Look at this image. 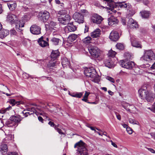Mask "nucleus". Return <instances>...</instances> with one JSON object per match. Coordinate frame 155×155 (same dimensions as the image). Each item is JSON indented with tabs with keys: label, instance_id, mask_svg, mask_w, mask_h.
<instances>
[{
	"label": "nucleus",
	"instance_id": "1",
	"mask_svg": "<svg viewBox=\"0 0 155 155\" xmlns=\"http://www.w3.org/2000/svg\"><path fill=\"white\" fill-rule=\"evenodd\" d=\"M138 92L141 99H146L148 102H152L153 101L155 94L152 91H147L146 86H143L139 90Z\"/></svg>",
	"mask_w": 155,
	"mask_h": 155
},
{
	"label": "nucleus",
	"instance_id": "2",
	"mask_svg": "<svg viewBox=\"0 0 155 155\" xmlns=\"http://www.w3.org/2000/svg\"><path fill=\"white\" fill-rule=\"evenodd\" d=\"M84 69V74L86 76L91 78V80L95 83L99 82V77L94 69L87 67Z\"/></svg>",
	"mask_w": 155,
	"mask_h": 155
},
{
	"label": "nucleus",
	"instance_id": "3",
	"mask_svg": "<svg viewBox=\"0 0 155 155\" xmlns=\"http://www.w3.org/2000/svg\"><path fill=\"white\" fill-rule=\"evenodd\" d=\"M6 18L7 21L11 24H15V28L17 30H20V27L24 26V23L22 21H18L17 16L15 15L9 14L7 15Z\"/></svg>",
	"mask_w": 155,
	"mask_h": 155
},
{
	"label": "nucleus",
	"instance_id": "4",
	"mask_svg": "<svg viewBox=\"0 0 155 155\" xmlns=\"http://www.w3.org/2000/svg\"><path fill=\"white\" fill-rule=\"evenodd\" d=\"M85 143L81 140L74 144V147L76 149L77 155H88L87 150L85 147Z\"/></svg>",
	"mask_w": 155,
	"mask_h": 155
},
{
	"label": "nucleus",
	"instance_id": "5",
	"mask_svg": "<svg viewBox=\"0 0 155 155\" xmlns=\"http://www.w3.org/2000/svg\"><path fill=\"white\" fill-rule=\"evenodd\" d=\"M37 109L38 110V109ZM34 113H35L37 115H40L44 117H45L46 118H47L48 117L47 114L44 111H40V112H38L36 109L33 107L28 108L26 110H25L22 112V113L25 116L24 117H27L28 114L30 115Z\"/></svg>",
	"mask_w": 155,
	"mask_h": 155
},
{
	"label": "nucleus",
	"instance_id": "6",
	"mask_svg": "<svg viewBox=\"0 0 155 155\" xmlns=\"http://www.w3.org/2000/svg\"><path fill=\"white\" fill-rule=\"evenodd\" d=\"M88 50L90 54L94 57L97 58L99 60H101L103 58V57L101 55L100 50L97 47L94 46H89Z\"/></svg>",
	"mask_w": 155,
	"mask_h": 155
},
{
	"label": "nucleus",
	"instance_id": "7",
	"mask_svg": "<svg viewBox=\"0 0 155 155\" xmlns=\"http://www.w3.org/2000/svg\"><path fill=\"white\" fill-rule=\"evenodd\" d=\"M128 55L126 58L127 60L131 59V56L129 53H126L125 54L126 56ZM120 65L123 68L127 69H131L134 66V63L132 61H128L122 60L121 61Z\"/></svg>",
	"mask_w": 155,
	"mask_h": 155
},
{
	"label": "nucleus",
	"instance_id": "8",
	"mask_svg": "<svg viewBox=\"0 0 155 155\" xmlns=\"http://www.w3.org/2000/svg\"><path fill=\"white\" fill-rule=\"evenodd\" d=\"M144 52L143 56L141 58L142 59L148 61H150L155 59V55L152 50H146Z\"/></svg>",
	"mask_w": 155,
	"mask_h": 155
},
{
	"label": "nucleus",
	"instance_id": "9",
	"mask_svg": "<svg viewBox=\"0 0 155 155\" xmlns=\"http://www.w3.org/2000/svg\"><path fill=\"white\" fill-rule=\"evenodd\" d=\"M73 18L75 21L79 24L82 23L84 22L83 15L78 12H76L73 15Z\"/></svg>",
	"mask_w": 155,
	"mask_h": 155
},
{
	"label": "nucleus",
	"instance_id": "10",
	"mask_svg": "<svg viewBox=\"0 0 155 155\" xmlns=\"http://www.w3.org/2000/svg\"><path fill=\"white\" fill-rule=\"evenodd\" d=\"M39 19L42 21L45 22H46L50 17V14L48 12L45 11L39 15Z\"/></svg>",
	"mask_w": 155,
	"mask_h": 155
},
{
	"label": "nucleus",
	"instance_id": "11",
	"mask_svg": "<svg viewBox=\"0 0 155 155\" xmlns=\"http://www.w3.org/2000/svg\"><path fill=\"white\" fill-rule=\"evenodd\" d=\"M71 17L68 15H66L64 16H61L58 18V21L61 24L66 25L68 24L70 21Z\"/></svg>",
	"mask_w": 155,
	"mask_h": 155
},
{
	"label": "nucleus",
	"instance_id": "12",
	"mask_svg": "<svg viewBox=\"0 0 155 155\" xmlns=\"http://www.w3.org/2000/svg\"><path fill=\"white\" fill-rule=\"evenodd\" d=\"M41 28L40 27L36 25H32L30 28V31L32 34L38 35L41 33Z\"/></svg>",
	"mask_w": 155,
	"mask_h": 155
},
{
	"label": "nucleus",
	"instance_id": "13",
	"mask_svg": "<svg viewBox=\"0 0 155 155\" xmlns=\"http://www.w3.org/2000/svg\"><path fill=\"white\" fill-rule=\"evenodd\" d=\"M92 21L94 23L100 24L102 21V17L99 15L95 14L93 15L91 18Z\"/></svg>",
	"mask_w": 155,
	"mask_h": 155
},
{
	"label": "nucleus",
	"instance_id": "14",
	"mask_svg": "<svg viewBox=\"0 0 155 155\" xmlns=\"http://www.w3.org/2000/svg\"><path fill=\"white\" fill-rule=\"evenodd\" d=\"M130 41L131 45L137 48H141L142 45L141 43L137 41L134 36H132L130 38Z\"/></svg>",
	"mask_w": 155,
	"mask_h": 155
},
{
	"label": "nucleus",
	"instance_id": "15",
	"mask_svg": "<svg viewBox=\"0 0 155 155\" xmlns=\"http://www.w3.org/2000/svg\"><path fill=\"white\" fill-rule=\"evenodd\" d=\"M104 64L105 66L109 68H113L115 66V64L112 60V59L110 58L105 59L104 61Z\"/></svg>",
	"mask_w": 155,
	"mask_h": 155
},
{
	"label": "nucleus",
	"instance_id": "16",
	"mask_svg": "<svg viewBox=\"0 0 155 155\" xmlns=\"http://www.w3.org/2000/svg\"><path fill=\"white\" fill-rule=\"evenodd\" d=\"M127 25L130 28H136L138 27V25L136 21L131 18H130L128 20Z\"/></svg>",
	"mask_w": 155,
	"mask_h": 155
},
{
	"label": "nucleus",
	"instance_id": "17",
	"mask_svg": "<svg viewBox=\"0 0 155 155\" xmlns=\"http://www.w3.org/2000/svg\"><path fill=\"white\" fill-rule=\"evenodd\" d=\"M119 35L117 31H113L110 33L109 38L111 40L114 41H116L119 39Z\"/></svg>",
	"mask_w": 155,
	"mask_h": 155
},
{
	"label": "nucleus",
	"instance_id": "18",
	"mask_svg": "<svg viewBox=\"0 0 155 155\" xmlns=\"http://www.w3.org/2000/svg\"><path fill=\"white\" fill-rule=\"evenodd\" d=\"M68 25L65 27L64 31L66 33L74 31L77 29V27L71 23L68 24Z\"/></svg>",
	"mask_w": 155,
	"mask_h": 155
},
{
	"label": "nucleus",
	"instance_id": "19",
	"mask_svg": "<svg viewBox=\"0 0 155 155\" xmlns=\"http://www.w3.org/2000/svg\"><path fill=\"white\" fill-rule=\"evenodd\" d=\"M10 118L16 125V126H18V124L20 123V121L22 120L23 118L21 117L19 115L12 116Z\"/></svg>",
	"mask_w": 155,
	"mask_h": 155
},
{
	"label": "nucleus",
	"instance_id": "20",
	"mask_svg": "<svg viewBox=\"0 0 155 155\" xmlns=\"http://www.w3.org/2000/svg\"><path fill=\"white\" fill-rule=\"evenodd\" d=\"M45 39H43L42 37L40 38L38 41V43L39 45L42 47H45L48 46L49 44L48 41L49 39L47 38H46L47 41L45 40Z\"/></svg>",
	"mask_w": 155,
	"mask_h": 155
},
{
	"label": "nucleus",
	"instance_id": "21",
	"mask_svg": "<svg viewBox=\"0 0 155 155\" xmlns=\"http://www.w3.org/2000/svg\"><path fill=\"white\" fill-rule=\"evenodd\" d=\"M108 21V25L111 26L116 25L118 22V20L113 16H111L109 18Z\"/></svg>",
	"mask_w": 155,
	"mask_h": 155
},
{
	"label": "nucleus",
	"instance_id": "22",
	"mask_svg": "<svg viewBox=\"0 0 155 155\" xmlns=\"http://www.w3.org/2000/svg\"><path fill=\"white\" fill-rule=\"evenodd\" d=\"M56 61L53 62L50 61L47 65L46 70H45V72H50L51 71L53 67H55L56 66Z\"/></svg>",
	"mask_w": 155,
	"mask_h": 155
},
{
	"label": "nucleus",
	"instance_id": "23",
	"mask_svg": "<svg viewBox=\"0 0 155 155\" xmlns=\"http://www.w3.org/2000/svg\"><path fill=\"white\" fill-rule=\"evenodd\" d=\"M9 31L7 29L2 28L0 30V38L3 39L9 35Z\"/></svg>",
	"mask_w": 155,
	"mask_h": 155
},
{
	"label": "nucleus",
	"instance_id": "24",
	"mask_svg": "<svg viewBox=\"0 0 155 155\" xmlns=\"http://www.w3.org/2000/svg\"><path fill=\"white\" fill-rule=\"evenodd\" d=\"M7 4L8 7L11 11L14 10L17 6L16 3L14 1H8Z\"/></svg>",
	"mask_w": 155,
	"mask_h": 155
},
{
	"label": "nucleus",
	"instance_id": "25",
	"mask_svg": "<svg viewBox=\"0 0 155 155\" xmlns=\"http://www.w3.org/2000/svg\"><path fill=\"white\" fill-rule=\"evenodd\" d=\"M61 60V64L64 68L66 67L70 68V62L68 58L65 57H63Z\"/></svg>",
	"mask_w": 155,
	"mask_h": 155
},
{
	"label": "nucleus",
	"instance_id": "26",
	"mask_svg": "<svg viewBox=\"0 0 155 155\" xmlns=\"http://www.w3.org/2000/svg\"><path fill=\"white\" fill-rule=\"evenodd\" d=\"M101 31L99 29H97L91 33V36L93 38H97L101 35Z\"/></svg>",
	"mask_w": 155,
	"mask_h": 155
},
{
	"label": "nucleus",
	"instance_id": "27",
	"mask_svg": "<svg viewBox=\"0 0 155 155\" xmlns=\"http://www.w3.org/2000/svg\"><path fill=\"white\" fill-rule=\"evenodd\" d=\"M60 53L58 50L53 51L51 54L52 59L54 60L59 56Z\"/></svg>",
	"mask_w": 155,
	"mask_h": 155
},
{
	"label": "nucleus",
	"instance_id": "28",
	"mask_svg": "<svg viewBox=\"0 0 155 155\" xmlns=\"http://www.w3.org/2000/svg\"><path fill=\"white\" fill-rule=\"evenodd\" d=\"M83 93V92H77L71 93L69 92L68 94L72 97L80 98L82 96Z\"/></svg>",
	"mask_w": 155,
	"mask_h": 155
},
{
	"label": "nucleus",
	"instance_id": "29",
	"mask_svg": "<svg viewBox=\"0 0 155 155\" xmlns=\"http://www.w3.org/2000/svg\"><path fill=\"white\" fill-rule=\"evenodd\" d=\"M78 35L75 34H72L70 35L67 39L68 41L70 43L74 41L77 38Z\"/></svg>",
	"mask_w": 155,
	"mask_h": 155
},
{
	"label": "nucleus",
	"instance_id": "30",
	"mask_svg": "<svg viewBox=\"0 0 155 155\" xmlns=\"http://www.w3.org/2000/svg\"><path fill=\"white\" fill-rule=\"evenodd\" d=\"M0 149L2 153H7L8 151L7 145L5 144H2L0 146Z\"/></svg>",
	"mask_w": 155,
	"mask_h": 155
},
{
	"label": "nucleus",
	"instance_id": "31",
	"mask_svg": "<svg viewBox=\"0 0 155 155\" xmlns=\"http://www.w3.org/2000/svg\"><path fill=\"white\" fill-rule=\"evenodd\" d=\"M6 124L8 127H12L14 126H16V125L14 123V122L12 120V119H11V118H10V119L9 120L7 121Z\"/></svg>",
	"mask_w": 155,
	"mask_h": 155
},
{
	"label": "nucleus",
	"instance_id": "32",
	"mask_svg": "<svg viewBox=\"0 0 155 155\" xmlns=\"http://www.w3.org/2000/svg\"><path fill=\"white\" fill-rule=\"evenodd\" d=\"M142 17L144 18H148L149 15V13L148 11H144L140 12Z\"/></svg>",
	"mask_w": 155,
	"mask_h": 155
},
{
	"label": "nucleus",
	"instance_id": "33",
	"mask_svg": "<svg viewBox=\"0 0 155 155\" xmlns=\"http://www.w3.org/2000/svg\"><path fill=\"white\" fill-rule=\"evenodd\" d=\"M48 23L50 25V28L54 29V28H55L56 26L57 25V23L53 20L49 21Z\"/></svg>",
	"mask_w": 155,
	"mask_h": 155
},
{
	"label": "nucleus",
	"instance_id": "34",
	"mask_svg": "<svg viewBox=\"0 0 155 155\" xmlns=\"http://www.w3.org/2000/svg\"><path fill=\"white\" fill-rule=\"evenodd\" d=\"M9 102L11 104H12L14 105L15 104H17V105H19L20 104H22L23 103L21 101H16L14 99H11L9 100Z\"/></svg>",
	"mask_w": 155,
	"mask_h": 155
},
{
	"label": "nucleus",
	"instance_id": "35",
	"mask_svg": "<svg viewBox=\"0 0 155 155\" xmlns=\"http://www.w3.org/2000/svg\"><path fill=\"white\" fill-rule=\"evenodd\" d=\"M90 94V93L89 92L86 91L83 97L81 100L85 102H87V101H88V97Z\"/></svg>",
	"mask_w": 155,
	"mask_h": 155
},
{
	"label": "nucleus",
	"instance_id": "36",
	"mask_svg": "<svg viewBox=\"0 0 155 155\" xmlns=\"http://www.w3.org/2000/svg\"><path fill=\"white\" fill-rule=\"evenodd\" d=\"M59 41L60 39L59 38H52L51 40L52 44L54 45H58Z\"/></svg>",
	"mask_w": 155,
	"mask_h": 155
},
{
	"label": "nucleus",
	"instance_id": "37",
	"mask_svg": "<svg viewBox=\"0 0 155 155\" xmlns=\"http://www.w3.org/2000/svg\"><path fill=\"white\" fill-rule=\"evenodd\" d=\"M128 121L130 123L134 125H139V122L131 118H129L128 119Z\"/></svg>",
	"mask_w": 155,
	"mask_h": 155
},
{
	"label": "nucleus",
	"instance_id": "38",
	"mask_svg": "<svg viewBox=\"0 0 155 155\" xmlns=\"http://www.w3.org/2000/svg\"><path fill=\"white\" fill-rule=\"evenodd\" d=\"M131 106V105L128 104H126L124 105H123V107L127 111L131 112L130 107Z\"/></svg>",
	"mask_w": 155,
	"mask_h": 155
},
{
	"label": "nucleus",
	"instance_id": "39",
	"mask_svg": "<svg viewBox=\"0 0 155 155\" xmlns=\"http://www.w3.org/2000/svg\"><path fill=\"white\" fill-rule=\"evenodd\" d=\"M116 54V53L115 51L110 50L108 52V55L110 57H113L115 56Z\"/></svg>",
	"mask_w": 155,
	"mask_h": 155
},
{
	"label": "nucleus",
	"instance_id": "40",
	"mask_svg": "<svg viewBox=\"0 0 155 155\" xmlns=\"http://www.w3.org/2000/svg\"><path fill=\"white\" fill-rule=\"evenodd\" d=\"M91 38L90 37L88 36L84 38L83 40V42L86 44L91 43Z\"/></svg>",
	"mask_w": 155,
	"mask_h": 155
},
{
	"label": "nucleus",
	"instance_id": "41",
	"mask_svg": "<svg viewBox=\"0 0 155 155\" xmlns=\"http://www.w3.org/2000/svg\"><path fill=\"white\" fill-rule=\"evenodd\" d=\"M22 18V21H23L24 23V22H25V21L29 20L30 19V17L29 16L25 15L23 16Z\"/></svg>",
	"mask_w": 155,
	"mask_h": 155
},
{
	"label": "nucleus",
	"instance_id": "42",
	"mask_svg": "<svg viewBox=\"0 0 155 155\" xmlns=\"http://www.w3.org/2000/svg\"><path fill=\"white\" fill-rule=\"evenodd\" d=\"M116 46L117 48L119 50H122L124 48L123 44L120 43H117Z\"/></svg>",
	"mask_w": 155,
	"mask_h": 155
},
{
	"label": "nucleus",
	"instance_id": "43",
	"mask_svg": "<svg viewBox=\"0 0 155 155\" xmlns=\"http://www.w3.org/2000/svg\"><path fill=\"white\" fill-rule=\"evenodd\" d=\"M59 126V125L58 124L57 125H55L54 126V128L55 129L57 130V131L60 134H64L61 131V130L58 127Z\"/></svg>",
	"mask_w": 155,
	"mask_h": 155
},
{
	"label": "nucleus",
	"instance_id": "44",
	"mask_svg": "<svg viewBox=\"0 0 155 155\" xmlns=\"http://www.w3.org/2000/svg\"><path fill=\"white\" fill-rule=\"evenodd\" d=\"M106 79L111 82L114 83L115 82L114 79L111 77L109 76H107L106 77Z\"/></svg>",
	"mask_w": 155,
	"mask_h": 155
},
{
	"label": "nucleus",
	"instance_id": "45",
	"mask_svg": "<svg viewBox=\"0 0 155 155\" xmlns=\"http://www.w3.org/2000/svg\"><path fill=\"white\" fill-rule=\"evenodd\" d=\"M147 108L151 110L153 112L155 113V102L151 107H148Z\"/></svg>",
	"mask_w": 155,
	"mask_h": 155
},
{
	"label": "nucleus",
	"instance_id": "46",
	"mask_svg": "<svg viewBox=\"0 0 155 155\" xmlns=\"http://www.w3.org/2000/svg\"><path fill=\"white\" fill-rule=\"evenodd\" d=\"M126 130L128 134H132L133 133V130L132 129H131L129 127H127Z\"/></svg>",
	"mask_w": 155,
	"mask_h": 155
},
{
	"label": "nucleus",
	"instance_id": "47",
	"mask_svg": "<svg viewBox=\"0 0 155 155\" xmlns=\"http://www.w3.org/2000/svg\"><path fill=\"white\" fill-rule=\"evenodd\" d=\"M60 12L61 15H64L67 13V12L66 10H61L60 11Z\"/></svg>",
	"mask_w": 155,
	"mask_h": 155
},
{
	"label": "nucleus",
	"instance_id": "48",
	"mask_svg": "<svg viewBox=\"0 0 155 155\" xmlns=\"http://www.w3.org/2000/svg\"><path fill=\"white\" fill-rule=\"evenodd\" d=\"M129 12L128 15H129L130 16H132L135 14V12L134 11L130 10Z\"/></svg>",
	"mask_w": 155,
	"mask_h": 155
},
{
	"label": "nucleus",
	"instance_id": "49",
	"mask_svg": "<svg viewBox=\"0 0 155 155\" xmlns=\"http://www.w3.org/2000/svg\"><path fill=\"white\" fill-rule=\"evenodd\" d=\"M23 77L24 78H28L29 77H30L29 75L27 74L26 73H24L23 74Z\"/></svg>",
	"mask_w": 155,
	"mask_h": 155
},
{
	"label": "nucleus",
	"instance_id": "50",
	"mask_svg": "<svg viewBox=\"0 0 155 155\" xmlns=\"http://www.w3.org/2000/svg\"><path fill=\"white\" fill-rule=\"evenodd\" d=\"M140 69L139 68H137L134 70L135 72L137 74H140L141 73L140 72Z\"/></svg>",
	"mask_w": 155,
	"mask_h": 155
},
{
	"label": "nucleus",
	"instance_id": "51",
	"mask_svg": "<svg viewBox=\"0 0 155 155\" xmlns=\"http://www.w3.org/2000/svg\"><path fill=\"white\" fill-rule=\"evenodd\" d=\"M10 33L11 35H15L16 34V32L15 30L12 29L10 30Z\"/></svg>",
	"mask_w": 155,
	"mask_h": 155
},
{
	"label": "nucleus",
	"instance_id": "52",
	"mask_svg": "<svg viewBox=\"0 0 155 155\" xmlns=\"http://www.w3.org/2000/svg\"><path fill=\"white\" fill-rule=\"evenodd\" d=\"M117 118L119 120H121V117L120 115L118 114L117 112H115Z\"/></svg>",
	"mask_w": 155,
	"mask_h": 155
},
{
	"label": "nucleus",
	"instance_id": "53",
	"mask_svg": "<svg viewBox=\"0 0 155 155\" xmlns=\"http://www.w3.org/2000/svg\"><path fill=\"white\" fill-rule=\"evenodd\" d=\"M143 2L144 5H147L149 3V2L148 0H143Z\"/></svg>",
	"mask_w": 155,
	"mask_h": 155
},
{
	"label": "nucleus",
	"instance_id": "54",
	"mask_svg": "<svg viewBox=\"0 0 155 155\" xmlns=\"http://www.w3.org/2000/svg\"><path fill=\"white\" fill-rule=\"evenodd\" d=\"M121 22L124 25H125L126 23L125 19L124 18H122L121 19Z\"/></svg>",
	"mask_w": 155,
	"mask_h": 155
},
{
	"label": "nucleus",
	"instance_id": "55",
	"mask_svg": "<svg viewBox=\"0 0 155 155\" xmlns=\"http://www.w3.org/2000/svg\"><path fill=\"white\" fill-rule=\"evenodd\" d=\"M46 78L47 80H50V81H51V80H52V79H51V78H50V77H45V76H43V77H40V79H41V78Z\"/></svg>",
	"mask_w": 155,
	"mask_h": 155
},
{
	"label": "nucleus",
	"instance_id": "56",
	"mask_svg": "<svg viewBox=\"0 0 155 155\" xmlns=\"http://www.w3.org/2000/svg\"><path fill=\"white\" fill-rule=\"evenodd\" d=\"M27 41L26 40H24L22 42L23 45L25 46H27Z\"/></svg>",
	"mask_w": 155,
	"mask_h": 155
},
{
	"label": "nucleus",
	"instance_id": "57",
	"mask_svg": "<svg viewBox=\"0 0 155 155\" xmlns=\"http://www.w3.org/2000/svg\"><path fill=\"white\" fill-rule=\"evenodd\" d=\"M45 28L46 29V30H48L50 29V26L49 24H45Z\"/></svg>",
	"mask_w": 155,
	"mask_h": 155
},
{
	"label": "nucleus",
	"instance_id": "58",
	"mask_svg": "<svg viewBox=\"0 0 155 155\" xmlns=\"http://www.w3.org/2000/svg\"><path fill=\"white\" fill-rule=\"evenodd\" d=\"M147 149L149 151L153 153H155V151L153 149L147 148Z\"/></svg>",
	"mask_w": 155,
	"mask_h": 155
},
{
	"label": "nucleus",
	"instance_id": "59",
	"mask_svg": "<svg viewBox=\"0 0 155 155\" xmlns=\"http://www.w3.org/2000/svg\"><path fill=\"white\" fill-rule=\"evenodd\" d=\"M88 27L86 25H85V28L84 29V33H86V32H87L88 31Z\"/></svg>",
	"mask_w": 155,
	"mask_h": 155
},
{
	"label": "nucleus",
	"instance_id": "60",
	"mask_svg": "<svg viewBox=\"0 0 155 155\" xmlns=\"http://www.w3.org/2000/svg\"><path fill=\"white\" fill-rule=\"evenodd\" d=\"M110 142L111 143V144L112 146H113L115 147H117V145L115 143L113 142L112 140H110Z\"/></svg>",
	"mask_w": 155,
	"mask_h": 155
},
{
	"label": "nucleus",
	"instance_id": "61",
	"mask_svg": "<svg viewBox=\"0 0 155 155\" xmlns=\"http://www.w3.org/2000/svg\"><path fill=\"white\" fill-rule=\"evenodd\" d=\"M38 119L42 123H43V119L41 116H39L38 117Z\"/></svg>",
	"mask_w": 155,
	"mask_h": 155
},
{
	"label": "nucleus",
	"instance_id": "62",
	"mask_svg": "<svg viewBox=\"0 0 155 155\" xmlns=\"http://www.w3.org/2000/svg\"><path fill=\"white\" fill-rule=\"evenodd\" d=\"M7 155H18L17 154L15 153H8Z\"/></svg>",
	"mask_w": 155,
	"mask_h": 155
},
{
	"label": "nucleus",
	"instance_id": "63",
	"mask_svg": "<svg viewBox=\"0 0 155 155\" xmlns=\"http://www.w3.org/2000/svg\"><path fill=\"white\" fill-rule=\"evenodd\" d=\"M48 124L51 127H53L54 125V123L51 121H49Z\"/></svg>",
	"mask_w": 155,
	"mask_h": 155
},
{
	"label": "nucleus",
	"instance_id": "64",
	"mask_svg": "<svg viewBox=\"0 0 155 155\" xmlns=\"http://www.w3.org/2000/svg\"><path fill=\"white\" fill-rule=\"evenodd\" d=\"M151 68L152 70H155V62L152 65Z\"/></svg>",
	"mask_w": 155,
	"mask_h": 155
}]
</instances>
